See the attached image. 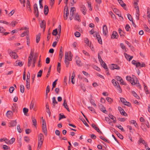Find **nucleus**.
<instances>
[{"label":"nucleus","instance_id":"nucleus-22","mask_svg":"<svg viewBox=\"0 0 150 150\" xmlns=\"http://www.w3.org/2000/svg\"><path fill=\"white\" fill-rule=\"evenodd\" d=\"M76 58H77V59L76 60V63L77 65L79 66H81L82 65L81 62L79 59V58L78 57H76Z\"/></svg>","mask_w":150,"mask_h":150},{"label":"nucleus","instance_id":"nucleus-32","mask_svg":"<svg viewBox=\"0 0 150 150\" xmlns=\"http://www.w3.org/2000/svg\"><path fill=\"white\" fill-rule=\"evenodd\" d=\"M52 100L53 105L54 107L55 106V105L56 104H57L58 103L56 100V98L55 97H53L52 98Z\"/></svg>","mask_w":150,"mask_h":150},{"label":"nucleus","instance_id":"nucleus-17","mask_svg":"<svg viewBox=\"0 0 150 150\" xmlns=\"http://www.w3.org/2000/svg\"><path fill=\"white\" fill-rule=\"evenodd\" d=\"M49 12V8L48 6L46 5L44 6V12L45 14L46 15H47Z\"/></svg>","mask_w":150,"mask_h":150},{"label":"nucleus","instance_id":"nucleus-27","mask_svg":"<svg viewBox=\"0 0 150 150\" xmlns=\"http://www.w3.org/2000/svg\"><path fill=\"white\" fill-rule=\"evenodd\" d=\"M118 1L119 3L120 4L121 6H122L123 7H124L126 5L124 3L123 1L122 0H118Z\"/></svg>","mask_w":150,"mask_h":150},{"label":"nucleus","instance_id":"nucleus-59","mask_svg":"<svg viewBox=\"0 0 150 150\" xmlns=\"http://www.w3.org/2000/svg\"><path fill=\"white\" fill-rule=\"evenodd\" d=\"M125 28L127 31H128L129 30V29L130 28V27L128 24H127L125 26Z\"/></svg>","mask_w":150,"mask_h":150},{"label":"nucleus","instance_id":"nucleus-49","mask_svg":"<svg viewBox=\"0 0 150 150\" xmlns=\"http://www.w3.org/2000/svg\"><path fill=\"white\" fill-rule=\"evenodd\" d=\"M51 66H50V67L49 68L47 74L46 76L47 78H48L49 76V75L50 74V71H51Z\"/></svg>","mask_w":150,"mask_h":150},{"label":"nucleus","instance_id":"nucleus-58","mask_svg":"<svg viewBox=\"0 0 150 150\" xmlns=\"http://www.w3.org/2000/svg\"><path fill=\"white\" fill-rule=\"evenodd\" d=\"M14 89V88L13 87H11L9 89V91L10 93H12L13 92Z\"/></svg>","mask_w":150,"mask_h":150},{"label":"nucleus","instance_id":"nucleus-63","mask_svg":"<svg viewBox=\"0 0 150 150\" xmlns=\"http://www.w3.org/2000/svg\"><path fill=\"white\" fill-rule=\"evenodd\" d=\"M112 83L113 85L115 86H116L117 85V82L115 79H113L112 80Z\"/></svg>","mask_w":150,"mask_h":150},{"label":"nucleus","instance_id":"nucleus-25","mask_svg":"<svg viewBox=\"0 0 150 150\" xmlns=\"http://www.w3.org/2000/svg\"><path fill=\"white\" fill-rule=\"evenodd\" d=\"M38 141H43L44 140V136L41 133H40L38 135Z\"/></svg>","mask_w":150,"mask_h":150},{"label":"nucleus","instance_id":"nucleus-9","mask_svg":"<svg viewBox=\"0 0 150 150\" xmlns=\"http://www.w3.org/2000/svg\"><path fill=\"white\" fill-rule=\"evenodd\" d=\"M103 35H106L108 32L107 27L106 25H105L103 26Z\"/></svg>","mask_w":150,"mask_h":150},{"label":"nucleus","instance_id":"nucleus-61","mask_svg":"<svg viewBox=\"0 0 150 150\" xmlns=\"http://www.w3.org/2000/svg\"><path fill=\"white\" fill-rule=\"evenodd\" d=\"M57 79L53 83H52V86L53 88H54L55 87L56 85L57 84Z\"/></svg>","mask_w":150,"mask_h":150},{"label":"nucleus","instance_id":"nucleus-48","mask_svg":"<svg viewBox=\"0 0 150 150\" xmlns=\"http://www.w3.org/2000/svg\"><path fill=\"white\" fill-rule=\"evenodd\" d=\"M90 101L91 104L93 106L95 107L96 106V103H94L95 101L92 99H91L90 100Z\"/></svg>","mask_w":150,"mask_h":150},{"label":"nucleus","instance_id":"nucleus-51","mask_svg":"<svg viewBox=\"0 0 150 150\" xmlns=\"http://www.w3.org/2000/svg\"><path fill=\"white\" fill-rule=\"evenodd\" d=\"M107 100L110 103H112V99L109 97H107L106 98Z\"/></svg>","mask_w":150,"mask_h":150},{"label":"nucleus","instance_id":"nucleus-21","mask_svg":"<svg viewBox=\"0 0 150 150\" xmlns=\"http://www.w3.org/2000/svg\"><path fill=\"white\" fill-rule=\"evenodd\" d=\"M115 133L117 134V136L119 137L120 139H122L123 138V137L119 132L117 131L115 132Z\"/></svg>","mask_w":150,"mask_h":150},{"label":"nucleus","instance_id":"nucleus-57","mask_svg":"<svg viewBox=\"0 0 150 150\" xmlns=\"http://www.w3.org/2000/svg\"><path fill=\"white\" fill-rule=\"evenodd\" d=\"M139 141L140 143H142L144 144H145L146 143L145 141L143 140L142 139H139Z\"/></svg>","mask_w":150,"mask_h":150},{"label":"nucleus","instance_id":"nucleus-40","mask_svg":"<svg viewBox=\"0 0 150 150\" xmlns=\"http://www.w3.org/2000/svg\"><path fill=\"white\" fill-rule=\"evenodd\" d=\"M120 114L123 115H124L125 116H127V114L125 112L124 110L123 109L122 111H121V112H120Z\"/></svg>","mask_w":150,"mask_h":150},{"label":"nucleus","instance_id":"nucleus-23","mask_svg":"<svg viewBox=\"0 0 150 150\" xmlns=\"http://www.w3.org/2000/svg\"><path fill=\"white\" fill-rule=\"evenodd\" d=\"M132 93L133 95L137 99H140L139 97L137 95V93L134 91H132Z\"/></svg>","mask_w":150,"mask_h":150},{"label":"nucleus","instance_id":"nucleus-29","mask_svg":"<svg viewBox=\"0 0 150 150\" xmlns=\"http://www.w3.org/2000/svg\"><path fill=\"white\" fill-rule=\"evenodd\" d=\"M15 138H12L10 140L8 141V143H7L8 144H13L15 141Z\"/></svg>","mask_w":150,"mask_h":150},{"label":"nucleus","instance_id":"nucleus-15","mask_svg":"<svg viewBox=\"0 0 150 150\" xmlns=\"http://www.w3.org/2000/svg\"><path fill=\"white\" fill-rule=\"evenodd\" d=\"M118 34L117 32L115 31H113L111 35V38L113 39L114 38H117L116 36H117Z\"/></svg>","mask_w":150,"mask_h":150},{"label":"nucleus","instance_id":"nucleus-39","mask_svg":"<svg viewBox=\"0 0 150 150\" xmlns=\"http://www.w3.org/2000/svg\"><path fill=\"white\" fill-rule=\"evenodd\" d=\"M28 110L26 108H24L23 109V111L25 115H26L27 114L28 112Z\"/></svg>","mask_w":150,"mask_h":150},{"label":"nucleus","instance_id":"nucleus-12","mask_svg":"<svg viewBox=\"0 0 150 150\" xmlns=\"http://www.w3.org/2000/svg\"><path fill=\"white\" fill-rule=\"evenodd\" d=\"M81 11H82L84 15H85L86 13V8L85 6L83 5H82L81 7Z\"/></svg>","mask_w":150,"mask_h":150},{"label":"nucleus","instance_id":"nucleus-16","mask_svg":"<svg viewBox=\"0 0 150 150\" xmlns=\"http://www.w3.org/2000/svg\"><path fill=\"white\" fill-rule=\"evenodd\" d=\"M40 27L42 28H43V30L44 31L45 28V21L44 20H43L42 21L41 23H40Z\"/></svg>","mask_w":150,"mask_h":150},{"label":"nucleus","instance_id":"nucleus-5","mask_svg":"<svg viewBox=\"0 0 150 150\" xmlns=\"http://www.w3.org/2000/svg\"><path fill=\"white\" fill-rule=\"evenodd\" d=\"M8 52L9 53V54H10V56L12 57L14 59H16L18 56L15 52H13L11 50H8Z\"/></svg>","mask_w":150,"mask_h":150},{"label":"nucleus","instance_id":"nucleus-28","mask_svg":"<svg viewBox=\"0 0 150 150\" xmlns=\"http://www.w3.org/2000/svg\"><path fill=\"white\" fill-rule=\"evenodd\" d=\"M26 87L29 90L30 88V80H26Z\"/></svg>","mask_w":150,"mask_h":150},{"label":"nucleus","instance_id":"nucleus-18","mask_svg":"<svg viewBox=\"0 0 150 150\" xmlns=\"http://www.w3.org/2000/svg\"><path fill=\"white\" fill-rule=\"evenodd\" d=\"M63 106L67 110L68 112H70V110L68 108V105H67V103L66 102V100L65 99L64 100V103L63 104Z\"/></svg>","mask_w":150,"mask_h":150},{"label":"nucleus","instance_id":"nucleus-26","mask_svg":"<svg viewBox=\"0 0 150 150\" xmlns=\"http://www.w3.org/2000/svg\"><path fill=\"white\" fill-rule=\"evenodd\" d=\"M40 33H39L38 35H36V40L37 43H38L39 42L40 39Z\"/></svg>","mask_w":150,"mask_h":150},{"label":"nucleus","instance_id":"nucleus-62","mask_svg":"<svg viewBox=\"0 0 150 150\" xmlns=\"http://www.w3.org/2000/svg\"><path fill=\"white\" fill-rule=\"evenodd\" d=\"M88 7L89 8V10H92V8L91 7V3L88 2Z\"/></svg>","mask_w":150,"mask_h":150},{"label":"nucleus","instance_id":"nucleus-2","mask_svg":"<svg viewBox=\"0 0 150 150\" xmlns=\"http://www.w3.org/2000/svg\"><path fill=\"white\" fill-rule=\"evenodd\" d=\"M42 129L43 132L46 135L47 134V129L45 121L43 120H42Z\"/></svg>","mask_w":150,"mask_h":150},{"label":"nucleus","instance_id":"nucleus-41","mask_svg":"<svg viewBox=\"0 0 150 150\" xmlns=\"http://www.w3.org/2000/svg\"><path fill=\"white\" fill-rule=\"evenodd\" d=\"M12 113V112L10 110L8 111L6 113V116L8 117H10L11 116V114Z\"/></svg>","mask_w":150,"mask_h":150},{"label":"nucleus","instance_id":"nucleus-31","mask_svg":"<svg viewBox=\"0 0 150 150\" xmlns=\"http://www.w3.org/2000/svg\"><path fill=\"white\" fill-rule=\"evenodd\" d=\"M32 119L33 123V125L35 126L37 124L36 120L35 119V117H32Z\"/></svg>","mask_w":150,"mask_h":150},{"label":"nucleus","instance_id":"nucleus-10","mask_svg":"<svg viewBox=\"0 0 150 150\" xmlns=\"http://www.w3.org/2000/svg\"><path fill=\"white\" fill-rule=\"evenodd\" d=\"M135 8L136 9V10H137V13L136 14V17H137L136 19L137 20H138L139 19V6H135Z\"/></svg>","mask_w":150,"mask_h":150},{"label":"nucleus","instance_id":"nucleus-4","mask_svg":"<svg viewBox=\"0 0 150 150\" xmlns=\"http://www.w3.org/2000/svg\"><path fill=\"white\" fill-rule=\"evenodd\" d=\"M75 11L76 8L75 7H73L71 8L70 12V16L69 17V18L70 19V20H71L72 19L73 17L74 13V11Z\"/></svg>","mask_w":150,"mask_h":150},{"label":"nucleus","instance_id":"nucleus-13","mask_svg":"<svg viewBox=\"0 0 150 150\" xmlns=\"http://www.w3.org/2000/svg\"><path fill=\"white\" fill-rule=\"evenodd\" d=\"M120 69V68L117 65L115 64H111V69Z\"/></svg>","mask_w":150,"mask_h":150},{"label":"nucleus","instance_id":"nucleus-38","mask_svg":"<svg viewBox=\"0 0 150 150\" xmlns=\"http://www.w3.org/2000/svg\"><path fill=\"white\" fill-rule=\"evenodd\" d=\"M37 60V57H36L35 55L34 56V57L33 59V65L32 66L33 67H34L35 66V63L36 61Z\"/></svg>","mask_w":150,"mask_h":150},{"label":"nucleus","instance_id":"nucleus-30","mask_svg":"<svg viewBox=\"0 0 150 150\" xmlns=\"http://www.w3.org/2000/svg\"><path fill=\"white\" fill-rule=\"evenodd\" d=\"M17 140L19 144V147H20L21 146V137L20 136L18 137Z\"/></svg>","mask_w":150,"mask_h":150},{"label":"nucleus","instance_id":"nucleus-43","mask_svg":"<svg viewBox=\"0 0 150 150\" xmlns=\"http://www.w3.org/2000/svg\"><path fill=\"white\" fill-rule=\"evenodd\" d=\"M51 34V33H50V30L49 29L48 31V34L47 35V41H48L50 39V35Z\"/></svg>","mask_w":150,"mask_h":150},{"label":"nucleus","instance_id":"nucleus-1","mask_svg":"<svg viewBox=\"0 0 150 150\" xmlns=\"http://www.w3.org/2000/svg\"><path fill=\"white\" fill-rule=\"evenodd\" d=\"M133 78H133H131L130 76H127L126 77V79L127 81H129L133 85L137 84V81L136 82H135V80Z\"/></svg>","mask_w":150,"mask_h":150},{"label":"nucleus","instance_id":"nucleus-44","mask_svg":"<svg viewBox=\"0 0 150 150\" xmlns=\"http://www.w3.org/2000/svg\"><path fill=\"white\" fill-rule=\"evenodd\" d=\"M57 29H56L53 30L52 34L53 35H56L57 34Z\"/></svg>","mask_w":150,"mask_h":150},{"label":"nucleus","instance_id":"nucleus-53","mask_svg":"<svg viewBox=\"0 0 150 150\" xmlns=\"http://www.w3.org/2000/svg\"><path fill=\"white\" fill-rule=\"evenodd\" d=\"M17 23V22L13 21L11 22V25L13 27H14Z\"/></svg>","mask_w":150,"mask_h":150},{"label":"nucleus","instance_id":"nucleus-6","mask_svg":"<svg viewBox=\"0 0 150 150\" xmlns=\"http://www.w3.org/2000/svg\"><path fill=\"white\" fill-rule=\"evenodd\" d=\"M95 35L96 37V38L99 43L100 44H102V40L99 33H96L95 34V35H93L94 37H95Z\"/></svg>","mask_w":150,"mask_h":150},{"label":"nucleus","instance_id":"nucleus-8","mask_svg":"<svg viewBox=\"0 0 150 150\" xmlns=\"http://www.w3.org/2000/svg\"><path fill=\"white\" fill-rule=\"evenodd\" d=\"M68 53L67 52H65V59L64 62H65V64H66V66L67 67H68L69 65V62L68 61V60H67L66 59L68 57Z\"/></svg>","mask_w":150,"mask_h":150},{"label":"nucleus","instance_id":"nucleus-20","mask_svg":"<svg viewBox=\"0 0 150 150\" xmlns=\"http://www.w3.org/2000/svg\"><path fill=\"white\" fill-rule=\"evenodd\" d=\"M100 107L101 108V111L105 113H107V111L106 110L105 108L102 105H101Z\"/></svg>","mask_w":150,"mask_h":150},{"label":"nucleus","instance_id":"nucleus-19","mask_svg":"<svg viewBox=\"0 0 150 150\" xmlns=\"http://www.w3.org/2000/svg\"><path fill=\"white\" fill-rule=\"evenodd\" d=\"M109 116L110 119L113 120V123H115L116 122V118L115 117L111 114H109Z\"/></svg>","mask_w":150,"mask_h":150},{"label":"nucleus","instance_id":"nucleus-56","mask_svg":"<svg viewBox=\"0 0 150 150\" xmlns=\"http://www.w3.org/2000/svg\"><path fill=\"white\" fill-rule=\"evenodd\" d=\"M120 100L124 104L126 101V100L123 98H120Z\"/></svg>","mask_w":150,"mask_h":150},{"label":"nucleus","instance_id":"nucleus-34","mask_svg":"<svg viewBox=\"0 0 150 150\" xmlns=\"http://www.w3.org/2000/svg\"><path fill=\"white\" fill-rule=\"evenodd\" d=\"M57 71L60 73L61 69V64L60 62H58V65L57 67Z\"/></svg>","mask_w":150,"mask_h":150},{"label":"nucleus","instance_id":"nucleus-14","mask_svg":"<svg viewBox=\"0 0 150 150\" xmlns=\"http://www.w3.org/2000/svg\"><path fill=\"white\" fill-rule=\"evenodd\" d=\"M69 14V10L64 11V20H67Z\"/></svg>","mask_w":150,"mask_h":150},{"label":"nucleus","instance_id":"nucleus-54","mask_svg":"<svg viewBox=\"0 0 150 150\" xmlns=\"http://www.w3.org/2000/svg\"><path fill=\"white\" fill-rule=\"evenodd\" d=\"M105 120L109 124L111 122L109 118L108 117H105Z\"/></svg>","mask_w":150,"mask_h":150},{"label":"nucleus","instance_id":"nucleus-33","mask_svg":"<svg viewBox=\"0 0 150 150\" xmlns=\"http://www.w3.org/2000/svg\"><path fill=\"white\" fill-rule=\"evenodd\" d=\"M20 91L22 93H23L24 92V86L23 85H20Z\"/></svg>","mask_w":150,"mask_h":150},{"label":"nucleus","instance_id":"nucleus-52","mask_svg":"<svg viewBox=\"0 0 150 150\" xmlns=\"http://www.w3.org/2000/svg\"><path fill=\"white\" fill-rule=\"evenodd\" d=\"M17 129L18 131V132L19 133H21L22 131H21V128H20V125H18L17 126Z\"/></svg>","mask_w":150,"mask_h":150},{"label":"nucleus","instance_id":"nucleus-35","mask_svg":"<svg viewBox=\"0 0 150 150\" xmlns=\"http://www.w3.org/2000/svg\"><path fill=\"white\" fill-rule=\"evenodd\" d=\"M29 32L28 30H27L26 31L23 32V33L21 34V37H23L25 36V35H28V34L29 33Z\"/></svg>","mask_w":150,"mask_h":150},{"label":"nucleus","instance_id":"nucleus-11","mask_svg":"<svg viewBox=\"0 0 150 150\" xmlns=\"http://www.w3.org/2000/svg\"><path fill=\"white\" fill-rule=\"evenodd\" d=\"M92 126L99 133L102 134V132L100 130L98 127H97L96 125L95 124H93L92 125Z\"/></svg>","mask_w":150,"mask_h":150},{"label":"nucleus","instance_id":"nucleus-24","mask_svg":"<svg viewBox=\"0 0 150 150\" xmlns=\"http://www.w3.org/2000/svg\"><path fill=\"white\" fill-rule=\"evenodd\" d=\"M74 20L78 21L79 22H80L81 21L79 16L77 13L75 15Z\"/></svg>","mask_w":150,"mask_h":150},{"label":"nucleus","instance_id":"nucleus-37","mask_svg":"<svg viewBox=\"0 0 150 150\" xmlns=\"http://www.w3.org/2000/svg\"><path fill=\"white\" fill-rule=\"evenodd\" d=\"M100 64L104 69H107V65L104 61H103V62H102L101 63H100Z\"/></svg>","mask_w":150,"mask_h":150},{"label":"nucleus","instance_id":"nucleus-3","mask_svg":"<svg viewBox=\"0 0 150 150\" xmlns=\"http://www.w3.org/2000/svg\"><path fill=\"white\" fill-rule=\"evenodd\" d=\"M34 13L35 14V15L36 17H38L39 16V13L37 4L35 3L34 4Z\"/></svg>","mask_w":150,"mask_h":150},{"label":"nucleus","instance_id":"nucleus-45","mask_svg":"<svg viewBox=\"0 0 150 150\" xmlns=\"http://www.w3.org/2000/svg\"><path fill=\"white\" fill-rule=\"evenodd\" d=\"M42 70H40L38 72L37 74L38 77H41L42 76Z\"/></svg>","mask_w":150,"mask_h":150},{"label":"nucleus","instance_id":"nucleus-60","mask_svg":"<svg viewBox=\"0 0 150 150\" xmlns=\"http://www.w3.org/2000/svg\"><path fill=\"white\" fill-rule=\"evenodd\" d=\"M98 56L99 60L100 62V63H101L102 62H103V61L99 53H98Z\"/></svg>","mask_w":150,"mask_h":150},{"label":"nucleus","instance_id":"nucleus-36","mask_svg":"<svg viewBox=\"0 0 150 150\" xmlns=\"http://www.w3.org/2000/svg\"><path fill=\"white\" fill-rule=\"evenodd\" d=\"M16 64H18V65L20 67H21L23 66V64L21 61L20 60H17L16 62Z\"/></svg>","mask_w":150,"mask_h":150},{"label":"nucleus","instance_id":"nucleus-42","mask_svg":"<svg viewBox=\"0 0 150 150\" xmlns=\"http://www.w3.org/2000/svg\"><path fill=\"white\" fill-rule=\"evenodd\" d=\"M59 120H60L61 119H63V118H66L65 116L63 115H62L61 114H59Z\"/></svg>","mask_w":150,"mask_h":150},{"label":"nucleus","instance_id":"nucleus-55","mask_svg":"<svg viewBox=\"0 0 150 150\" xmlns=\"http://www.w3.org/2000/svg\"><path fill=\"white\" fill-rule=\"evenodd\" d=\"M127 16L128 19L129 20V21H131L133 20V18L129 14H128Z\"/></svg>","mask_w":150,"mask_h":150},{"label":"nucleus","instance_id":"nucleus-64","mask_svg":"<svg viewBox=\"0 0 150 150\" xmlns=\"http://www.w3.org/2000/svg\"><path fill=\"white\" fill-rule=\"evenodd\" d=\"M144 28L146 32H148L149 33L150 32V29L146 25H145L144 26Z\"/></svg>","mask_w":150,"mask_h":150},{"label":"nucleus","instance_id":"nucleus-50","mask_svg":"<svg viewBox=\"0 0 150 150\" xmlns=\"http://www.w3.org/2000/svg\"><path fill=\"white\" fill-rule=\"evenodd\" d=\"M144 89L146 92V94H149V91L148 90L147 87L145 85V84H144Z\"/></svg>","mask_w":150,"mask_h":150},{"label":"nucleus","instance_id":"nucleus-7","mask_svg":"<svg viewBox=\"0 0 150 150\" xmlns=\"http://www.w3.org/2000/svg\"><path fill=\"white\" fill-rule=\"evenodd\" d=\"M17 123V122L16 120H11L8 123L9 126V127H14L16 126Z\"/></svg>","mask_w":150,"mask_h":150},{"label":"nucleus","instance_id":"nucleus-46","mask_svg":"<svg viewBox=\"0 0 150 150\" xmlns=\"http://www.w3.org/2000/svg\"><path fill=\"white\" fill-rule=\"evenodd\" d=\"M74 35L76 37H79L81 35V34L79 32L76 31Z\"/></svg>","mask_w":150,"mask_h":150},{"label":"nucleus","instance_id":"nucleus-47","mask_svg":"<svg viewBox=\"0 0 150 150\" xmlns=\"http://www.w3.org/2000/svg\"><path fill=\"white\" fill-rule=\"evenodd\" d=\"M116 127H118L119 129H120L122 131H124L123 128L120 125H116Z\"/></svg>","mask_w":150,"mask_h":150}]
</instances>
